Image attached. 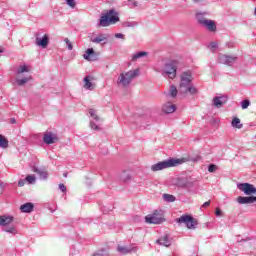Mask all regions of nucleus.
I'll list each match as a JSON object with an SVG mask.
<instances>
[{
	"label": "nucleus",
	"mask_w": 256,
	"mask_h": 256,
	"mask_svg": "<svg viewBox=\"0 0 256 256\" xmlns=\"http://www.w3.org/2000/svg\"><path fill=\"white\" fill-rule=\"evenodd\" d=\"M155 71L156 73H160L162 77L168 78V79H175L177 77V60H170L169 62L163 63L158 62L155 65Z\"/></svg>",
	"instance_id": "nucleus-1"
},
{
	"label": "nucleus",
	"mask_w": 256,
	"mask_h": 256,
	"mask_svg": "<svg viewBox=\"0 0 256 256\" xmlns=\"http://www.w3.org/2000/svg\"><path fill=\"white\" fill-rule=\"evenodd\" d=\"M139 77V69L130 70L128 72H122L117 79V84L121 87H129L133 79Z\"/></svg>",
	"instance_id": "nucleus-2"
},
{
	"label": "nucleus",
	"mask_w": 256,
	"mask_h": 256,
	"mask_svg": "<svg viewBox=\"0 0 256 256\" xmlns=\"http://www.w3.org/2000/svg\"><path fill=\"white\" fill-rule=\"evenodd\" d=\"M117 22H119V14L117 11L111 9L100 17L98 27H109V25H115Z\"/></svg>",
	"instance_id": "nucleus-3"
},
{
	"label": "nucleus",
	"mask_w": 256,
	"mask_h": 256,
	"mask_svg": "<svg viewBox=\"0 0 256 256\" xmlns=\"http://www.w3.org/2000/svg\"><path fill=\"white\" fill-rule=\"evenodd\" d=\"M183 161L181 159L169 158L167 160L158 162L151 166L152 171H163V169H169L171 167H177V165H181Z\"/></svg>",
	"instance_id": "nucleus-4"
},
{
	"label": "nucleus",
	"mask_w": 256,
	"mask_h": 256,
	"mask_svg": "<svg viewBox=\"0 0 256 256\" xmlns=\"http://www.w3.org/2000/svg\"><path fill=\"white\" fill-rule=\"evenodd\" d=\"M175 222L178 225H185L187 227V229H197V225H199V223L197 222V219L193 218V216L185 214L180 216L179 218L175 219Z\"/></svg>",
	"instance_id": "nucleus-5"
},
{
	"label": "nucleus",
	"mask_w": 256,
	"mask_h": 256,
	"mask_svg": "<svg viewBox=\"0 0 256 256\" xmlns=\"http://www.w3.org/2000/svg\"><path fill=\"white\" fill-rule=\"evenodd\" d=\"M165 221L163 211L155 210L152 214L145 217V222L150 225H161Z\"/></svg>",
	"instance_id": "nucleus-6"
},
{
	"label": "nucleus",
	"mask_w": 256,
	"mask_h": 256,
	"mask_svg": "<svg viewBox=\"0 0 256 256\" xmlns=\"http://www.w3.org/2000/svg\"><path fill=\"white\" fill-rule=\"evenodd\" d=\"M193 81V75L190 71L183 72L180 76V91H183L184 89H187L188 86L191 85V82Z\"/></svg>",
	"instance_id": "nucleus-7"
},
{
	"label": "nucleus",
	"mask_w": 256,
	"mask_h": 256,
	"mask_svg": "<svg viewBox=\"0 0 256 256\" xmlns=\"http://www.w3.org/2000/svg\"><path fill=\"white\" fill-rule=\"evenodd\" d=\"M237 56H231V55H225V54H220L218 57L219 63L222 65H227L228 67H233L235 63H237Z\"/></svg>",
	"instance_id": "nucleus-8"
},
{
	"label": "nucleus",
	"mask_w": 256,
	"mask_h": 256,
	"mask_svg": "<svg viewBox=\"0 0 256 256\" xmlns=\"http://www.w3.org/2000/svg\"><path fill=\"white\" fill-rule=\"evenodd\" d=\"M237 189L243 191L244 195H255L256 193L255 186L250 183H238Z\"/></svg>",
	"instance_id": "nucleus-9"
},
{
	"label": "nucleus",
	"mask_w": 256,
	"mask_h": 256,
	"mask_svg": "<svg viewBox=\"0 0 256 256\" xmlns=\"http://www.w3.org/2000/svg\"><path fill=\"white\" fill-rule=\"evenodd\" d=\"M202 23L203 25L201 27L209 31V33H215L217 31V23H215V20L208 19Z\"/></svg>",
	"instance_id": "nucleus-10"
},
{
	"label": "nucleus",
	"mask_w": 256,
	"mask_h": 256,
	"mask_svg": "<svg viewBox=\"0 0 256 256\" xmlns=\"http://www.w3.org/2000/svg\"><path fill=\"white\" fill-rule=\"evenodd\" d=\"M117 251L120 255H129V253H137V247L135 246H117Z\"/></svg>",
	"instance_id": "nucleus-11"
},
{
	"label": "nucleus",
	"mask_w": 256,
	"mask_h": 256,
	"mask_svg": "<svg viewBox=\"0 0 256 256\" xmlns=\"http://www.w3.org/2000/svg\"><path fill=\"white\" fill-rule=\"evenodd\" d=\"M158 245H162V247H171L173 244V240L169 237V235L165 234L156 240Z\"/></svg>",
	"instance_id": "nucleus-12"
},
{
	"label": "nucleus",
	"mask_w": 256,
	"mask_h": 256,
	"mask_svg": "<svg viewBox=\"0 0 256 256\" xmlns=\"http://www.w3.org/2000/svg\"><path fill=\"white\" fill-rule=\"evenodd\" d=\"M227 101H228V98L225 95L216 96L213 98V106L217 107V109H221V107H223V105H225V103H227Z\"/></svg>",
	"instance_id": "nucleus-13"
},
{
	"label": "nucleus",
	"mask_w": 256,
	"mask_h": 256,
	"mask_svg": "<svg viewBox=\"0 0 256 256\" xmlns=\"http://www.w3.org/2000/svg\"><path fill=\"white\" fill-rule=\"evenodd\" d=\"M237 202L240 205H250L251 203H256V196H239Z\"/></svg>",
	"instance_id": "nucleus-14"
},
{
	"label": "nucleus",
	"mask_w": 256,
	"mask_h": 256,
	"mask_svg": "<svg viewBox=\"0 0 256 256\" xmlns=\"http://www.w3.org/2000/svg\"><path fill=\"white\" fill-rule=\"evenodd\" d=\"M42 139L46 145H53V143H55V141L57 140V135H55L51 132H46V133H44Z\"/></svg>",
	"instance_id": "nucleus-15"
},
{
	"label": "nucleus",
	"mask_w": 256,
	"mask_h": 256,
	"mask_svg": "<svg viewBox=\"0 0 256 256\" xmlns=\"http://www.w3.org/2000/svg\"><path fill=\"white\" fill-rule=\"evenodd\" d=\"M83 57L86 61H97V54L93 48H88Z\"/></svg>",
	"instance_id": "nucleus-16"
},
{
	"label": "nucleus",
	"mask_w": 256,
	"mask_h": 256,
	"mask_svg": "<svg viewBox=\"0 0 256 256\" xmlns=\"http://www.w3.org/2000/svg\"><path fill=\"white\" fill-rule=\"evenodd\" d=\"M36 45L43 49L47 48V45H49V35L45 34L42 38L36 37Z\"/></svg>",
	"instance_id": "nucleus-17"
},
{
	"label": "nucleus",
	"mask_w": 256,
	"mask_h": 256,
	"mask_svg": "<svg viewBox=\"0 0 256 256\" xmlns=\"http://www.w3.org/2000/svg\"><path fill=\"white\" fill-rule=\"evenodd\" d=\"M151 121V118L147 116H141L136 119V125H139V127H149V122Z\"/></svg>",
	"instance_id": "nucleus-18"
},
{
	"label": "nucleus",
	"mask_w": 256,
	"mask_h": 256,
	"mask_svg": "<svg viewBox=\"0 0 256 256\" xmlns=\"http://www.w3.org/2000/svg\"><path fill=\"white\" fill-rule=\"evenodd\" d=\"M176 110H177V106H175L171 102H167L162 106V111L163 113H166V114L175 113Z\"/></svg>",
	"instance_id": "nucleus-19"
},
{
	"label": "nucleus",
	"mask_w": 256,
	"mask_h": 256,
	"mask_svg": "<svg viewBox=\"0 0 256 256\" xmlns=\"http://www.w3.org/2000/svg\"><path fill=\"white\" fill-rule=\"evenodd\" d=\"M12 221H14L13 216L2 215L0 216V227H7V225H11Z\"/></svg>",
	"instance_id": "nucleus-20"
},
{
	"label": "nucleus",
	"mask_w": 256,
	"mask_h": 256,
	"mask_svg": "<svg viewBox=\"0 0 256 256\" xmlns=\"http://www.w3.org/2000/svg\"><path fill=\"white\" fill-rule=\"evenodd\" d=\"M32 171L34 173H37V175H39L40 179H47L49 177L47 170H45L44 168H39L37 166H34Z\"/></svg>",
	"instance_id": "nucleus-21"
},
{
	"label": "nucleus",
	"mask_w": 256,
	"mask_h": 256,
	"mask_svg": "<svg viewBox=\"0 0 256 256\" xmlns=\"http://www.w3.org/2000/svg\"><path fill=\"white\" fill-rule=\"evenodd\" d=\"M33 209H35V205L31 202L22 204L20 206L21 213H33Z\"/></svg>",
	"instance_id": "nucleus-22"
},
{
	"label": "nucleus",
	"mask_w": 256,
	"mask_h": 256,
	"mask_svg": "<svg viewBox=\"0 0 256 256\" xmlns=\"http://www.w3.org/2000/svg\"><path fill=\"white\" fill-rule=\"evenodd\" d=\"M109 39V37L105 34H99L97 37L95 38H90V41L92 43H103L104 45L107 44V40Z\"/></svg>",
	"instance_id": "nucleus-23"
},
{
	"label": "nucleus",
	"mask_w": 256,
	"mask_h": 256,
	"mask_svg": "<svg viewBox=\"0 0 256 256\" xmlns=\"http://www.w3.org/2000/svg\"><path fill=\"white\" fill-rule=\"evenodd\" d=\"M206 15H207V12L196 13V19H197L198 25H200V27L203 25L204 21L209 20L205 17Z\"/></svg>",
	"instance_id": "nucleus-24"
},
{
	"label": "nucleus",
	"mask_w": 256,
	"mask_h": 256,
	"mask_svg": "<svg viewBox=\"0 0 256 256\" xmlns=\"http://www.w3.org/2000/svg\"><path fill=\"white\" fill-rule=\"evenodd\" d=\"M31 79H32L31 75L24 76L23 78H16V84L19 87H23V85H25V83H29Z\"/></svg>",
	"instance_id": "nucleus-25"
},
{
	"label": "nucleus",
	"mask_w": 256,
	"mask_h": 256,
	"mask_svg": "<svg viewBox=\"0 0 256 256\" xmlns=\"http://www.w3.org/2000/svg\"><path fill=\"white\" fill-rule=\"evenodd\" d=\"M181 93H190V95H197L199 93V90L195 88L192 84H190L188 87H186Z\"/></svg>",
	"instance_id": "nucleus-26"
},
{
	"label": "nucleus",
	"mask_w": 256,
	"mask_h": 256,
	"mask_svg": "<svg viewBox=\"0 0 256 256\" xmlns=\"http://www.w3.org/2000/svg\"><path fill=\"white\" fill-rule=\"evenodd\" d=\"M231 125L232 127H234V129H243V124H241V119H239L238 117L233 118Z\"/></svg>",
	"instance_id": "nucleus-27"
},
{
	"label": "nucleus",
	"mask_w": 256,
	"mask_h": 256,
	"mask_svg": "<svg viewBox=\"0 0 256 256\" xmlns=\"http://www.w3.org/2000/svg\"><path fill=\"white\" fill-rule=\"evenodd\" d=\"M147 55H149V53H147L145 51L136 52L135 54L132 55V61H137V59L147 57Z\"/></svg>",
	"instance_id": "nucleus-28"
},
{
	"label": "nucleus",
	"mask_w": 256,
	"mask_h": 256,
	"mask_svg": "<svg viewBox=\"0 0 256 256\" xmlns=\"http://www.w3.org/2000/svg\"><path fill=\"white\" fill-rule=\"evenodd\" d=\"M23 73H29V67L27 65H20L16 71V75H23Z\"/></svg>",
	"instance_id": "nucleus-29"
},
{
	"label": "nucleus",
	"mask_w": 256,
	"mask_h": 256,
	"mask_svg": "<svg viewBox=\"0 0 256 256\" xmlns=\"http://www.w3.org/2000/svg\"><path fill=\"white\" fill-rule=\"evenodd\" d=\"M0 147L2 149H7V147H9V140H7V138H5V136L0 134Z\"/></svg>",
	"instance_id": "nucleus-30"
},
{
	"label": "nucleus",
	"mask_w": 256,
	"mask_h": 256,
	"mask_svg": "<svg viewBox=\"0 0 256 256\" xmlns=\"http://www.w3.org/2000/svg\"><path fill=\"white\" fill-rule=\"evenodd\" d=\"M84 88L88 89L89 91H92L93 89V83H91V80H89V76L84 78Z\"/></svg>",
	"instance_id": "nucleus-31"
},
{
	"label": "nucleus",
	"mask_w": 256,
	"mask_h": 256,
	"mask_svg": "<svg viewBox=\"0 0 256 256\" xmlns=\"http://www.w3.org/2000/svg\"><path fill=\"white\" fill-rule=\"evenodd\" d=\"M2 231L5 233H10V235H17V228L15 226H9L4 228Z\"/></svg>",
	"instance_id": "nucleus-32"
},
{
	"label": "nucleus",
	"mask_w": 256,
	"mask_h": 256,
	"mask_svg": "<svg viewBox=\"0 0 256 256\" xmlns=\"http://www.w3.org/2000/svg\"><path fill=\"white\" fill-rule=\"evenodd\" d=\"M163 199L164 201H166V203H174V201L176 200L175 196L171 194H163Z\"/></svg>",
	"instance_id": "nucleus-33"
},
{
	"label": "nucleus",
	"mask_w": 256,
	"mask_h": 256,
	"mask_svg": "<svg viewBox=\"0 0 256 256\" xmlns=\"http://www.w3.org/2000/svg\"><path fill=\"white\" fill-rule=\"evenodd\" d=\"M93 256H111V255L109 254V250H107V249H101V250L96 251V252L93 254Z\"/></svg>",
	"instance_id": "nucleus-34"
},
{
	"label": "nucleus",
	"mask_w": 256,
	"mask_h": 256,
	"mask_svg": "<svg viewBox=\"0 0 256 256\" xmlns=\"http://www.w3.org/2000/svg\"><path fill=\"white\" fill-rule=\"evenodd\" d=\"M180 183H182V187H193V182L189 181L187 178H182Z\"/></svg>",
	"instance_id": "nucleus-35"
},
{
	"label": "nucleus",
	"mask_w": 256,
	"mask_h": 256,
	"mask_svg": "<svg viewBox=\"0 0 256 256\" xmlns=\"http://www.w3.org/2000/svg\"><path fill=\"white\" fill-rule=\"evenodd\" d=\"M36 180H37V179L35 178V175H27L26 178H25V181H27V183H28L29 185L35 184V181H36Z\"/></svg>",
	"instance_id": "nucleus-36"
},
{
	"label": "nucleus",
	"mask_w": 256,
	"mask_h": 256,
	"mask_svg": "<svg viewBox=\"0 0 256 256\" xmlns=\"http://www.w3.org/2000/svg\"><path fill=\"white\" fill-rule=\"evenodd\" d=\"M177 93H178V90H177V87H175L174 85L170 86V91H169V95L170 97H177Z\"/></svg>",
	"instance_id": "nucleus-37"
},
{
	"label": "nucleus",
	"mask_w": 256,
	"mask_h": 256,
	"mask_svg": "<svg viewBox=\"0 0 256 256\" xmlns=\"http://www.w3.org/2000/svg\"><path fill=\"white\" fill-rule=\"evenodd\" d=\"M89 115L90 117L94 118V121L99 122L100 118L99 116L96 114L94 109H89Z\"/></svg>",
	"instance_id": "nucleus-38"
},
{
	"label": "nucleus",
	"mask_w": 256,
	"mask_h": 256,
	"mask_svg": "<svg viewBox=\"0 0 256 256\" xmlns=\"http://www.w3.org/2000/svg\"><path fill=\"white\" fill-rule=\"evenodd\" d=\"M249 105H251V101H249V99H246V100L241 102V108L242 109H248Z\"/></svg>",
	"instance_id": "nucleus-39"
},
{
	"label": "nucleus",
	"mask_w": 256,
	"mask_h": 256,
	"mask_svg": "<svg viewBox=\"0 0 256 256\" xmlns=\"http://www.w3.org/2000/svg\"><path fill=\"white\" fill-rule=\"evenodd\" d=\"M126 5H128V7H137L139 3H137L135 0H127Z\"/></svg>",
	"instance_id": "nucleus-40"
},
{
	"label": "nucleus",
	"mask_w": 256,
	"mask_h": 256,
	"mask_svg": "<svg viewBox=\"0 0 256 256\" xmlns=\"http://www.w3.org/2000/svg\"><path fill=\"white\" fill-rule=\"evenodd\" d=\"M64 42L66 43L67 47H68V51H73V44L71 43V41L69 40V38H65Z\"/></svg>",
	"instance_id": "nucleus-41"
},
{
	"label": "nucleus",
	"mask_w": 256,
	"mask_h": 256,
	"mask_svg": "<svg viewBox=\"0 0 256 256\" xmlns=\"http://www.w3.org/2000/svg\"><path fill=\"white\" fill-rule=\"evenodd\" d=\"M208 171H209V173H215V172L217 171V165H215V164H210V165L208 166Z\"/></svg>",
	"instance_id": "nucleus-42"
},
{
	"label": "nucleus",
	"mask_w": 256,
	"mask_h": 256,
	"mask_svg": "<svg viewBox=\"0 0 256 256\" xmlns=\"http://www.w3.org/2000/svg\"><path fill=\"white\" fill-rule=\"evenodd\" d=\"M66 3L69 7H71L72 9H75V6L77 5V3L75 2V0H66Z\"/></svg>",
	"instance_id": "nucleus-43"
},
{
	"label": "nucleus",
	"mask_w": 256,
	"mask_h": 256,
	"mask_svg": "<svg viewBox=\"0 0 256 256\" xmlns=\"http://www.w3.org/2000/svg\"><path fill=\"white\" fill-rule=\"evenodd\" d=\"M90 127H91V129H93V131L100 130L99 125L95 124V122H93V121H90Z\"/></svg>",
	"instance_id": "nucleus-44"
},
{
	"label": "nucleus",
	"mask_w": 256,
	"mask_h": 256,
	"mask_svg": "<svg viewBox=\"0 0 256 256\" xmlns=\"http://www.w3.org/2000/svg\"><path fill=\"white\" fill-rule=\"evenodd\" d=\"M59 189L62 193H67V186L65 184H59Z\"/></svg>",
	"instance_id": "nucleus-45"
},
{
	"label": "nucleus",
	"mask_w": 256,
	"mask_h": 256,
	"mask_svg": "<svg viewBox=\"0 0 256 256\" xmlns=\"http://www.w3.org/2000/svg\"><path fill=\"white\" fill-rule=\"evenodd\" d=\"M129 179H131V176L128 173L122 175V181H129Z\"/></svg>",
	"instance_id": "nucleus-46"
},
{
	"label": "nucleus",
	"mask_w": 256,
	"mask_h": 256,
	"mask_svg": "<svg viewBox=\"0 0 256 256\" xmlns=\"http://www.w3.org/2000/svg\"><path fill=\"white\" fill-rule=\"evenodd\" d=\"M215 215L216 217H223V212L219 208H216Z\"/></svg>",
	"instance_id": "nucleus-47"
},
{
	"label": "nucleus",
	"mask_w": 256,
	"mask_h": 256,
	"mask_svg": "<svg viewBox=\"0 0 256 256\" xmlns=\"http://www.w3.org/2000/svg\"><path fill=\"white\" fill-rule=\"evenodd\" d=\"M27 180L21 179L18 181V187H24Z\"/></svg>",
	"instance_id": "nucleus-48"
},
{
	"label": "nucleus",
	"mask_w": 256,
	"mask_h": 256,
	"mask_svg": "<svg viewBox=\"0 0 256 256\" xmlns=\"http://www.w3.org/2000/svg\"><path fill=\"white\" fill-rule=\"evenodd\" d=\"M3 191H5V183L0 182V195H3Z\"/></svg>",
	"instance_id": "nucleus-49"
},
{
	"label": "nucleus",
	"mask_w": 256,
	"mask_h": 256,
	"mask_svg": "<svg viewBox=\"0 0 256 256\" xmlns=\"http://www.w3.org/2000/svg\"><path fill=\"white\" fill-rule=\"evenodd\" d=\"M209 47H210V49H217L218 44H217V42H211Z\"/></svg>",
	"instance_id": "nucleus-50"
},
{
	"label": "nucleus",
	"mask_w": 256,
	"mask_h": 256,
	"mask_svg": "<svg viewBox=\"0 0 256 256\" xmlns=\"http://www.w3.org/2000/svg\"><path fill=\"white\" fill-rule=\"evenodd\" d=\"M116 39H125V35L121 33H116L115 34Z\"/></svg>",
	"instance_id": "nucleus-51"
},
{
	"label": "nucleus",
	"mask_w": 256,
	"mask_h": 256,
	"mask_svg": "<svg viewBox=\"0 0 256 256\" xmlns=\"http://www.w3.org/2000/svg\"><path fill=\"white\" fill-rule=\"evenodd\" d=\"M135 25H137V23H135V22H128L127 23V27H135Z\"/></svg>",
	"instance_id": "nucleus-52"
},
{
	"label": "nucleus",
	"mask_w": 256,
	"mask_h": 256,
	"mask_svg": "<svg viewBox=\"0 0 256 256\" xmlns=\"http://www.w3.org/2000/svg\"><path fill=\"white\" fill-rule=\"evenodd\" d=\"M209 205H211V201H207L205 202L202 207H209Z\"/></svg>",
	"instance_id": "nucleus-53"
},
{
	"label": "nucleus",
	"mask_w": 256,
	"mask_h": 256,
	"mask_svg": "<svg viewBox=\"0 0 256 256\" xmlns=\"http://www.w3.org/2000/svg\"><path fill=\"white\" fill-rule=\"evenodd\" d=\"M10 123H12V124L16 123L15 118H11V119H10Z\"/></svg>",
	"instance_id": "nucleus-54"
},
{
	"label": "nucleus",
	"mask_w": 256,
	"mask_h": 256,
	"mask_svg": "<svg viewBox=\"0 0 256 256\" xmlns=\"http://www.w3.org/2000/svg\"><path fill=\"white\" fill-rule=\"evenodd\" d=\"M115 0H107L108 3H113Z\"/></svg>",
	"instance_id": "nucleus-55"
},
{
	"label": "nucleus",
	"mask_w": 256,
	"mask_h": 256,
	"mask_svg": "<svg viewBox=\"0 0 256 256\" xmlns=\"http://www.w3.org/2000/svg\"><path fill=\"white\" fill-rule=\"evenodd\" d=\"M194 3H199V0H192Z\"/></svg>",
	"instance_id": "nucleus-56"
},
{
	"label": "nucleus",
	"mask_w": 256,
	"mask_h": 256,
	"mask_svg": "<svg viewBox=\"0 0 256 256\" xmlns=\"http://www.w3.org/2000/svg\"><path fill=\"white\" fill-rule=\"evenodd\" d=\"M254 15H255V17H256V7H255V9H254Z\"/></svg>",
	"instance_id": "nucleus-57"
},
{
	"label": "nucleus",
	"mask_w": 256,
	"mask_h": 256,
	"mask_svg": "<svg viewBox=\"0 0 256 256\" xmlns=\"http://www.w3.org/2000/svg\"><path fill=\"white\" fill-rule=\"evenodd\" d=\"M63 177H67V173H64V174H63Z\"/></svg>",
	"instance_id": "nucleus-58"
},
{
	"label": "nucleus",
	"mask_w": 256,
	"mask_h": 256,
	"mask_svg": "<svg viewBox=\"0 0 256 256\" xmlns=\"http://www.w3.org/2000/svg\"><path fill=\"white\" fill-rule=\"evenodd\" d=\"M0 53H3V50L0 48Z\"/></svg>",
	"instance_id": "nucleus-59"
}]
</instances>
